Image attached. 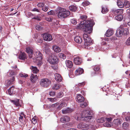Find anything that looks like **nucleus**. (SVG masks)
<instances>
[{"label":"nucleus","instance_id":"1","mask_svg":"<svg viewBox=\"0 0 130 130\" xmlns=\"http://www.w3.org/2000/svg\"><path fill=\"white\" fill-rule=\"evenodd\" d=\"M94 23L92 20L89 21H84L81 22L78 26L79 28L83 29L85 33L83 35L84 40V45L85 46H88L93 43V40L90 38V35L92 32V27Z\"/></svg>","mask_w":130,"mask_h":130},{"label":"nucleus","instance_id":"2","mask_svg":"<svg viewBox=\"0 0 130 130\" xmlns=\"http://www.w3.org/2000/svg\"><path fill=\"white\" fill-rule=\"evenodd\" d=\"M91 115L90 111L89 110L83 111L80 113L79 116H78L77 119L79 118H82V119L85 121H88L92 118V117L90 116Z\"/></svg>","mask_w":130,"mask_h":130},{"label":"nucleus","instance_id":"3","mask_svg":"<svg viewBox=\"0 0 130 130\" xmlns=\"http://www.w3.org/2000/svg\"><path fill=\"white\" fill-rule=\"evenodd\" d=\"M57 12L58 17L59 18H63L67 17L70 14V12L69 11L66 10V9L58 7Z\"/></svg>","mask_w":130,"mask_h":130},{"label":"nucleus","instance_id":"4","mask_svg":"<svg viewBox=\"0 0 130 130\" xmlns=\"http://www.w3.org/2000/svg\"><path fill=\"white\" fill-rule=\"evenodd\" d=\"M47 60L51 64H55L58 62V59L56 56L53 55L50 56L47 59Z\"/></svg>","mask_w":130,"mask_h":130},{"label":"nucleus","instance_id":"5","mask_svg":"<svg viewBox=\"0 0 130 130\" xmlns=\"http://www.w3.org/2000/svg\"><path fill=\"white\" fill-rule=\"evenodd\" d=\"M50 80L47 78L42 79L40 82L41 86L43 87H47L51 84Z\"/></svg>","mask_w":130,"mask_h":130},{"label":"nucleus","instance_id":"6","mask_svg":"<svg viewBox=\"0 0 130 130\" xmlns=\"http://www.w3.org/2000/svg\"><path fill=\"white\" fill-rule=\"evenodd\" d=\"M124 27L122 25H121L119 29L117 30L116 33L117 36L120 37L123 35L124 32L123 29Z\"/></svg>","mask_w":130,"mask_h":130},{"label":"nucleus","instance_id":"7","mask_svg":"<svg viewBox=\"0 0 130 130\" xmlns=\"http://www.w3.org/2000/svg\"><path fill=\"white\" fill-rule=\"evenodd\" d=\"M92 67L94 71L92 72L91 75L92 76H95L98 74V71L100 69V68L99 66L97 65L93 66Z\"/></svg>","mask_w":130,"mask_h":130},{"label":"nucleus","instance_id":"8","mask_svg":"<svg viewBox=\"0 0 130 130\" xmlns=\"http://www.w3.org/2000/svg\"><path fill=\"white\" fill-rule=\"evenodd\" d=\"M42 37L44 40L47 41H50L52 39V37L50 34L47 33H44L42 34Z\"/></svg>","mask_w":130,"mask_h":130},{"label":"nucleus","instance_id":"9","mask_svg":"<svg viewBox=\"0 0 130 130\" xmlns=\"http://www.w3.org/2000/svg\"><path fill=\"white\" fill-rule=\"evenodd\" d=\"M77 127L79 129L86 130L88 129L89 126L88 125L84 123L81 122L79 123Z\"/></svg>","mask_w":130,"mask_h":130},{"label":"nucleus","instance_id":"10","mask_svg":"<svg viewBox=\"0 0 130 130\" xmlns=\"http://www.w3.org/2000/svg\"><path fill=\"white\" fill-rule=\"evenodd\" d=\"M34 55L35 58L37 60L40 61L42 59V55L41 52L39 51H37L35 52Z\"/></svg>","mask_w":130,"mask_h":130},{"label":"nucleus","instance_id":"11","mask_svg":"<svg viewBox=\"0 0 130 130\" xmlns=\"http://www.w3.org/2000/svg\"><path fill=\"white\" fill-rule=\"evenodd\" d=\"M74 61L76 64L79 65L82 62V59L80 57L77 56L74 58Z\"/></svg>","mask_w":130,"mask_h":130},{"label":"nucleus","instance_id":"12","mask_svg":"<svg viewBox=\"0 0 130 130\" xmlns=\"http://www.w3.org/2000/svg\"><path fill=\"white\" fill-rule=\"evenodd\" d=\"M14 80V76H13L12 79H7L5 83V86H8L10 85L13 84V82Z\"/></svg>","mask_w":130,"mask_h":130},{"label":"nucleus","instance_id":"13","mask_svg":"<svg viewBox=\"0 0 130 130\" xmlns=\"http://www.w3.org/2000/svg\"><path fill=\"white\" fill-rule=\"evenodd\" d=\"M38 78L37 76L35 74H31L30 76V80L33 83L36 82Z\"/></svg>","mask_w":130,"mask_h":130},{"label":"nucleus","instance_id":"14","mask_svg":"<svg viewBox=\"0 0 130 130\" xmlns=\"http://www.w3.org/2000/svg\"><path fill=\"white\" fill-rule=\"evenodd\" d=\"M76 99V101L78 103L83 102L84 100V97L80 94H78L77 95Z\"/></svg>","mask_w":130,"mask_h":130},{"label":"nucleus","instance_id":"15","mask_svg":"<svg viewBox=\"0 0 130 130\" xmlns=\"http://www.w3.org/2000/svg\"><path fill=\"white\" fill-rule=\"evenodd\" d=\"M26 52L29 54H30L29 55V57L30 58L32 57V54H33V50L30 47H27L26 49Z\"/></svg>","mask_w":130,"mask_h":130},{"label":"nucleus","instance_id":"16","mask_svg":"<svg viewBox=\"0 0 130 130\" xmlns=\"http://www.w3.org/2000/svg\"><path fill=\"white\" fill-rule=\"evenodd\" d=\"M70 118L67 116H62L60 118L61 121L64 123L67 122H69L70 121Z\"/></svg>","mask_w":130,"mask_h":130},{"label":"nucleus","instance_id":"17","mask_svg":"<svg viewBox=\"0 0 130 130\" xmlns=\"http://www.w3.org/2000/svg\"><path fill=\"white\" fill-rule=\"evenodd\" d=\"M55 79L57 82H59L61 81L62 77L60 74L56 73L55 74Z\"/></svg>","mask_w":130,"mask_h":130},{"label":"nucleus","instance_id":"18","mask_svg":"<svg viewBox=\"0 0 130 130\" xmlns=\"http://www.w3.org/2000/svg\"><path fill=\"white\" fill-rule=\"evenodd\" d=\"M9 94L10 95L14 94L15 92V89L14 86H12L8 90Z\"/></svg>","mask_w":130,"mask_h":130},{"label":"nucleus","instance_id":"19","mask_svg":"<svg viewBox=\"0 0 130 130\" xmlns=\"http://www.w3.org/2000/svg\"><path fill=\"white\" fill-rule=\"evenodd\" d=\"M84 72L83 69L81 68H79L76 70L75 72V74L76 75H80Z\"/></svg>","mask_w":130,"mask_h":130},{"label":"nucleus","instance_id":"20","mask_svg":"<svg viewBox=\"0 0 130 130\" xmlns=\"http://www.w3.org/2000/svg\"><path fill=\"white\" fill-rule=\"evenodd\" d=\"M18 57L21 60H25L26 59V55L24 53H21L19 55Z\"/></svg>","mask_w":130,"mask_h":130},{"label":"nucleus","instance_id":"21","mask_svg":"<svg viewBox=\"0 0 130 130\" xmlns=\"http://www.w3.org/2000/svg\"><path fill=\"white\" fill-rule=\"evenodd\" d=\"M122 123V121L121 120L119 119H115L113 121V124L116 126L119 125Z\"/></svg>","mask_w":130,"mask_h":130},{"label":"nucleus","instance_id":"22","mask_svg":"<svg viewBox=\"0 0 130 130\" xmlns=\"http://www.w3.org/2000/svg\"><path fill=\"white\" fill-rule=\"evenodd\" d=\"M123 115L126 116L125 119L127 121H130V113L129 112H124L123 113Z\"/></svg>","mask_w":130,"mask_h":130},{"label":"nucleus","instance_id":"23","mask_svg":"<svg viewBox=\"0 0 130 130\" xmlns=\"http://www.w3.org/2000/svg\"><path fill=\"white\" fill-rule=\"evenodd\" d=\"M73 111V110L71 108H68L62 110V113L63 114H66L68 113H70Z\"/></svg>","mask_w":130,"mask_h":130},{"label":"nucleus","instance_id":"24","mask_svg":"<svg viewBox=\"0 0 130 130\" xmlns=\"http://www.w3.org/2000/svg\"><path fill=\"white\" fill-rule=\"evenodd\" d=\"M113 32V30L112 29H108L107 30L106 33L105 35L106 36L109 37L112 35Z\"/></svg>","mask_w":130,"mask_h":130},{"label":"nucleus","instance_id":"25","mask_svg":"<svg viewBox=\"0 0 130 130\" xmlns=\"http://www.w3.org/2000/svg\"><path fill=\"white\" fill-rule=\"evenodd\" d=\"M74 41L76 43H80L82 41V39L79 36H76L74 38Z\"/></svg>","mask_w":130,"mask_h":130},{"label":"nucleus","instance_id":"26","mask_svg":"<svg viewBox=\"0 0 130 130\" xmlns=\"http://www.w3.org/2000/svg\"><path fill=\"white\" fill-rule=\"evenodd\" d=\"M102 10L101 12L103 14L107 13L108 11V9L107 6H102Z\"/></svg>","mask_w":130,"mask_h":130},{"label":"nucleus","instance_id":"27","mask_svg":"<svg viewBox=\"0 0 130 130\" xmlns=\"http://www.w3.org/2000/svg\"><path fill=\"white\" fill-rule=\"evenodd\" d=\"M52 48L55 52L56 53H59L61 52V48L55 45L52 46Z\"/></svg>","mask_w":130,"mask_h":130},{"label":"nucleus","instance_id":"28","mask_svg":"<svg viewBox=\"0 0 130 130\" xmlns=\"http://www.w3.org/2000/svg\"><path fill=\"white\" fill-rule=\"evenodd\" d=\"M30 69L34 73H37L39 72V70L36 67H34L33 66H31Z\"/></svg>","mask_w":130,"mask_h":130},{"label":"nucleus","instance_id":"29","mask_svg":"<svg viewBox=\"0 0 130 130\" xmlns=\"http://www.w3.org/2000/svg\"><path fill=\"white\" fill-rule=\"evenodd\" d=\"M16 74V72L13 70H9L7 73V75L11 77Z\"/></svg>","mask_w":130,"mask_h":130},{"label":"nucleus","instance_id":"30","mask_svg":"<svg viewBox=\"0 0 130 130\" xmlns=\"http://www.w3.org/2000/svg\"><path fill=\"white\" fill-rule=\"evenodd\" d=\"M66 64L67 66L69 68H71L73 66V63L70 60L66 61Z\"/></svg>","mask_w":130,"mask_h":130},{"label":"nucleus","instance_id":"31","mask_svg":"<svg viewBox=\"0 0 130 130\" xmlns=\"http://www.w3.org/2000/svg\"><path fill=\"white\" fill-rule=\"evenodd\" d=\"M61 87V85L59 84H54L52 88L54 90H57L59 89Z\"/></svg>","mask_w":130,"mask_h":130},{"label":"nucleus","instance_id":"32","mask_svg":"<svg viewBox=\"0 0 130 130\" xmlns=\"http://www.w3.org/2000/svg\"><path fill=\"white\" fill-rule=\"evenodd\" d=\"M123 18V15L121 14L118 15L115 17V19L119 21H121Z\"/></svg>","mask_w":130,"mask_h":130},{"label":"nucleus","instance_id":"33","mask_svg":"<svg viewBox=\"0 0 130 130\" xmlns=\"http://www.w3.org/2000/svg\"><path fill=\"white\" fill-rule=\"evenodd\" d=\"M117 3L118 6L119 7L122 8L124 6L123 3L121 1H118Z\"/></svg>","mask_w":130,"mask_h":130},{"label":"nucleus","instance_id":"34","mask_svg":"<svg viewBox=\"0 0 130 130\" xmlns=\"http://www.w3.org/2000/svg\"><path fill=\"white\" fill-rule=\"evenodd\" d=\"M70 10L72 11H75L77 10L76 7L74 5H71L69 7Z\"/></svg>","mask_w":130,"mask_h":130},{"label":"nucleus","instance_id":"35","mask_svg":"<svg viewBox=\"0 0 130 130\" xmlns=\"http://www.w3.org/2000/svg\"><path fill=\"white\" fill-rule=\"evenodd\" d=\"M124 6L126 8H128L130 7V3L129 2L125 1L124 2Z\"/></svg>","mask_w":130,"mask_h":130},{"label":"nucleus","instance_id":"36","mask_svg":"<svg viewBox=\"0 0 130 130\" xmlns=\"http://www.w3.org/2000/svg\"><path fill=\"white\" fill-rule=\"evenodd\" d=\"M105 120V119L103 117H102L97 119V121L98 123H102L104 122Z\"/></svg>","mask_w":130,"mask_h":130},{"label":"nucleus","instance_id":"37","mask_svg":"<svg viewBox=\"0 0 130 130\" xmlns=\"http://www.w3.org/2000/svg\"><path fill=\"white\" fill-rule=\"evenodd\" d=\"M115 12L118 13V14H121L123 13V10L122 9H118L116 10Z\"/></svg>","mask_w":130,"mask_h":130},{"label":"nucleus","instance_id":"38","mask_svg":"<svg viewBox=\"0 0 130 130\" xmlns=\"http://www.w3.org/2000/svg\"><path fill=\"white\" fill-rule=\"evenodd\" d=\"M11 102L17 106H19V100H12Z\"/></svg>","mask_w":130,"mask_h":130},{"label":"nucleus","instance_id":"39","mask_svg":"<svg viewBox=\"0 0 130 130\" xmlns=\"http://www.w3.org/2000/svg\"><path fill=\"white\" fill-rule=\"evenodd\" d=\"M58 56L60 58L63 59H65L66 58V55L62 53H60L59 54Z\"/></svg>","mask_w":130,"mask_h":130},{"label":"nucleus","instance_id":"40","mask_svg":"<svg viewBox=\"0 0 130 130\" xmlns=\"http://www.w3.org/2000/svg\"><path fill=\"white\" fill-rule=\"evenodd\" d=\"M64 106V103H62L59 105L57 107L58 109L60 110L61 109L62 107Z\"/></svg>","mask_w":130,"mask_h":130},{"label":"nucleus","instance_id":"41","mask_svg":"<svg viewBox=\"0 0 130 130\" xmlns=\"http://www.w3.org/2000/svg\"><path fill=\"white\" fill-rule=\"evenodd\" d=\"M87 105V103L85 102H84L80 104V106L82 108H84L86 107Z\"/></svg>","mask_w":130,"mask_h":130},{"label":"nucleus","instance_id":"42","mask_svg":"<svg viewBox=\"0 0 130 130\" xmlns=\"http://www.w3.org/2000/svg\"><path fill=\"white\" fill-rule=\"evenodd\" d=\"M70 21L71 23L74 25H75L77 23L76 20L75 19H71Z\"/></svg>","mask_w":130,"mask_h":130},{"label":"nucleus","instance_id":"43","mask_svg":"<svg viewBox=\"0 0 130 130\" xmlns=\"http://www.w3.org/2000/svg\"><path fill=\"white\" fill-rule=\"evenodd\" d=\"M48 9V7L47 6H43L42 7V10L45 11L46 12L47 11V10Z\"/></svg>","mask_w":130,"mask_h":130},{"label":"nucleus","instance_id":"44","mask_svg":"<svg viewBox=\"0 0 130 130\" xmlns=\"http://www.w3.org/2000/svg\"><path fill=\"white\" fill-rule=\"evenodd\" d=\"M44 5V3H39L37 5V6L39 7H43Z\"/></svg>","mask_w":130,"mask_h":130},{"label":"nucleus","instance_id":"45","mask_svg":"<svg viewBox=\"0 0 130 130\" xmlns=\"http://www.w3.org/2000/svg\"><path fill=\"white\" fill-rule=\"evenodd\" d=\"M104 125L105 126L110 127L111 126V125L109 124V123L106 122L104 124Z\"/></svg>","mask_w":130,"mask_h":130},{"label":"nucleus","instance_id":"46","mask_svg":"<svg viewBox=\"0 0 130 130\" xmlns=\"http://www.w3.org/2000/svg\"><path fill=\"white\" fill-rule=\"evenodd\" d=\"M90 3L88 1H85L83 2L82 3V5L84 6H85L88 5Z\"/></svg>","mask_w":130,"mask_h":130},{"label":"nucleus","instance_id":"47","mask_svg":"<svg viewBox=\"0 0 130 130\" xmlns=\"http://www.w3.org/2000/svg\"><path fill=\"white\" fill-rule=\"evenodd\" d=\"M126 44L127 45H130V37L125 42Z\"/></svg>","mask_w":130,"mask_h":130},{"label":"nucleus","instance_id":"48","mask_svg":"<svg viewBox=\"0 0 130 130\" xmlns=\"http://www.w3.org/2000/svg\"><path fill=\"white\" fill-rule=\"evenodd\" d=\"M40 10L36 8H34L31 10L32 11L36 12H40Z\"/></svg>","mask_w":130,"mask_h":130},{"label":"nucleus","instance_id":"49","mask_svg":"<svg viewBox=\"0 0 130 130\" xmlns=\"http://www.w3.org/2000/svg\"><path fill=\"white\" fill-rule=\"evenodd\" d=\"M20 76L22 77H26L28 76V75L25 73H21L20 74Z\"/></svg>","mask_w":130,"mask_h":130},{"label":"nucleus","instance_id":"50","mask_svg":"<svg viewBox=\"0 0 130 130\" xmlns=\"http://www.w3.org/2000/svg\"><path fill=\"white\" fill-rule=\"evenodd\" d=\"M45 20L48 22H51L53 20L52 18L47 17L45 18Z\"/></svg>","mask_w":130,"mask_h":130},{"label":"nucleus","instance_id":"51","mask_svg":"<svg viewBox=\"0 0 130 130\" xmlns=\"http://www.w3.org/2000/svg\"><path fill=\"white\" fill-rule=\"evenodd\" d=\"M45 52L47 54L50 55L51 53V50L49 49H46L45 50Z\"/></svg>","mask_w":130,"mask_h":130},{"label":"nucleus","instance_id":"52","mask_svg":"<svg viewBox=\"0 0 130 130\" xmlns=\"http://www.w3.org/2000/svg\"><path fill=\"white\" fill-rule=\"evenodd\" d=\"M36 39V41L38 43H41L43 42V40L41 38H39L37 39Z\"/></svg>","mask_w":130,"mask_h":130},{"label":"nucleus","instance_id":"53","mask_svg":"<svg viewBox=\"0 0 130 130\" xmlns=\"http://www.w3.org/2000/svg\"><path fill=\"white\" fill-rule=\"evenodd\" d=\"M80 18L82 20H84L87 18V16L85 15H83L81 16Z\"/></svg>","mask_w":130,"mask_h":130},{"label":"nucleus","instance_id":"54","mask_svg":"<svg viewBox=\"0 0 130 130\" xmlns=\"http://www.w3.org/2000/svg\"><path fill=\"white\" fill-rule=\"evenodd\" d=\"M32 122L34 124H35L37 122V120L34 118L32 119Z\"/></svg>","mask_w":130,"mask_h":130},{"label":"nucleus","instance_id":"55","mask_svg":"<svg viewBox=\"0 0 130 130\" xmlns=\"http://www.w3.org/2000/svg\"><path fill=\"white\" fill-rule=\"evenodd\" d=\"M85 85L84 82L79 83L77 84L78 86L79 87H82Z\"/></svg>","mask_w":130,"mask_h":130},{"label":"nucleus","instance_id":"56","mask_svg":"<svg viewBox=\"0 0 130 130\" xmlns=\"http://www.w3.org/2000/svg\"><path fill=\"white\" fill-rule=\"evenodd\" d=\"M63 96V93L62 92H60L58 93V98L61 97Z\"/></svg>","mask_w":130,"mask_h":130},{"label":"nucleus","instance_id":"57","mask_svg":"<svg viewBox=\"0 0 130 130\" xmlns=\"http://www.w3.org/2000/svg\"><path fill=\"white\" fill-rule=\"evenodd\" d=\"M47 13L48 15H53L54 14V12L53 11L51 10L47 12Z\"/></svg>","mask_w":130,"mask_h":130},{"label":"nucleus","instance_id":"58","mask_svg":"<svg viewBox=\"0 0 130 130\" xmlns=\"http://www.w3.org/2000/svg\"><path fill=\"white\" fill-rule=\"evenodd\" d=\"M49 101H50L52 102H53L55 101L56 99L55 98H48Z\"/></svg>","mask_w":130,"mask_h":130},{"label":"nucleus","instance_id":"59","mask_svg":"<svg viewBox=\"0 0 130 130\" xmlns=\"http://www.w3.org/2000/svg\"><path fill=\"white\" fill-rule=\"evenodd\" d=\"M127 13L128 14V18L130 19V8L127 10Z\"/></svg>","mask_w":130,"mask_h":130},{"label":"nucleus","instance_id":"60","mask_svg":"<svg viewBox=\"0 0 130 130\" xmlns=\"http://www.w3.org/2000/svg\"><path fill=\"white\" fill-rule=\"evenodd\" d=\"M55 94V92L54 91H52L50 92L49 95L51 96H53Z\"/></svg>","mask_w":130,"mask_h":130},{"label":"nucleus","instance_id":"61","mask_svg":"<svg viewBox=\"0 0 130 130\" xmlns=\"http://www.w3.org/2000/svg\"><path fill=\"white\" fill-rule=\"evenodd\" d=\"M105 119L106 120L107 122H109L112 120V118L111 117H110L108 118H105Z\"/></svg>","mask_w":130,"mask_h":130},{"label":"nucleus","instance_id":"62","mask_svg":"<svg viewBox=\"0 0 130 130\" xmlns=\"http://www.w3.org/2000/svg\"><path fill=\"white\" fill-rule=\"evenodd\" d=\"M59 104V103H56L54 104H53L52 105H51V106L53 107H56Z\"/></svg>","mask_w":130,"mask_h":130},{"label":"nucleus","instance_id":"63","mask_svg":"<svg viewBox=\"0 0 130 130\" xmlns=\"http://www.w3.org/2000/svg\"><path fill=\"white\" fill-rule=\"evenodd\" d=\"M124 33L127 35L128 33V29H126L124 30Z\"/></svg>","mask_w":130,"mask_h":130},{"label":"nucleus","instance_id":"64","mask_svg":"<svg viewBox=\"0 0 130 130\" xmlns=\"http://www.w3.org/2000/svg\"><path fill=\"white\" fill-rule=\"evenodd\" d=\"M19 120L20 122H22V119H23V116L20 115V117L19 118Z\"/></svg>","mask_w":130,"mask_h":130}]
</instances>
